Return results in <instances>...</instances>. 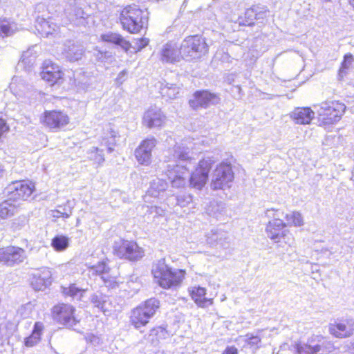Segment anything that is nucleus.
Listing matches in <instances>:
<instances>
[{
	"instance_id": "1",
	"label": "nucleus",
	"mask_w": 354,
	"mask_h": 354,
	"mask_svg": "<svg viewBox=\"0 0 354 354\" xmlns=\"http://www.w3.org/2000/svg\"><path fill=\"white\" fill-rule=\"evenodd\" d=\"M171 163L167 165V175L174 187H182L189 177L190 185L201 189L206 184L209 172L215 160L207 156L201 160L198 167L190 175L189 169L194 165V158L189 156V148L183 143L175 145Z\"/></svg>"
},
{
	"instance_id": "2",
	"label": "nucleus",
	"mask_w": 354,
	"mask_h": 354,
	"mask_svg": "<svg viewBox=\"0 0 354 354\" xmlns=\"http://www.w3.org/2000/svg\"><path fill=\"white\" fill-rule=\"evenodd\" d=\"M151 272L156 283L162 288H176L185 277V270L173 269L166 264L165 259L158 260L153 266Z\"/></svg>"
},
{
	"instance_id": "3",
	"label": "nucleus",
	"mask_w": 354,
	"mask_h": 354,
	"mask_svg": "<svg viewBox=\"0 0 354 354\" xmlns=\"http://www.w3.org/2000/svg\"><path fill=\"white\" fill-rule=\"evenodd\" d=\"M313 107L319 120L324 125L339 121L346 109V106L338 101H326Z\"/></svg>"
},
{
	"instance_id": "4",
	"label": "nucleus",
	"mask_w": 354,
	"mask_h": 354,
	"mask_svg": "<svg viewBox=\"0 0 354 354\" xmlns=\"http://www.w3.org/2000/svg\"><path fill=\"white\" fill-rule=\"evenodd\" d=\"M160 306L159 301L155 298H151L131 311V322L136 328H140L145 326L149 319L156 313Z\"/></svg>"
},
{
	"instance_id": "5",
	"label": "nucleus",
	"mask_w": 354,
	"mask_h": 354,
	"mask_svg": "<svg viewBox=\"0 0 354 354\" xmlns=\"http://www.w3.org/2000/svg\"><path fill=\"white\" fill-rule=\"evenodd\" d=\"M143 11L133 4L126 6L120 13V21L124 29L129 32H139L145 24Z\"/></svg>"
},
{
	"instance_id": "6",
	"label": "nucleus",
	"mask_w": 354,
	"mask_h": 354,
	"mask_svg": "<svg viewBox=\"0 0 354 354\" xmlns=\"http://www.w3.org/2000/svg\"><path fill=\"white\" fill-rule=\"evenodd\" d=\"M234 174L230 163L222 162L214 169L210 187L213 190H225L232 187Z\"/></svg>"
},
{
	"instance_id": "7",
	"label": "nucleus",
	"mask_w": 354,
	"mask_h": 354,
	"mask_svg": "<svg viewBox=\"0 0 354 354\" xmlns=\"http://www.w3.org/2000/svg\"><path fill=\"white\" fill-rule=\"evenodd\" d=\"M180 52L184 59H198L207 52V45L203 38L198 36H189L182 41Z\"/></svg>"
},
{
	"instance_id": "8",
	"label": "nucleus",
	"mask_w": 354,
	"mask_h": 354,
	"mask_svg": "<svg viewBox=\"0 0 354 354\" xmlns=\"http://www.w3.org/2000/svg\"><path fill=\"white\" fill-rule=\"evenodd\" d=\"M35 190V185L31 182L17 180L10 183L5 189L7 197L13 202L26 201Z\"/></svg>"
},
{
	"instance_id": "9",
	"label": "nucleus",
	"mask_w": 354,
	"mask_h": 354,
	"mask_svg": "<svg viewBox=\"0 0 354 354\" xmlns=\"http://www.w3.org/2000/svg\"><path fill=\"white\" fill-rule=\"evenodd\" d=\"M75 310L71 305L59 304L53 308V317L59 324L71 328L79 322L74 315Z\"/></svg>"
},
{
	"instance_id": "10",
	"label": "nucleus",
	"mask_w": 354,
	"mask_h": 354,
	"mask_svg": "<svg viewBox=\"0 0 354 354\" xmlns=\"http://www.w3.org/2000/svg\"><path fill=\"white\" fill-rule=\"evenodd\" d=\"M167 117L160 108L150 106L143 113L142 123L149 129L161 128L165 125Z\"/></svg>"
},
{
	"instance_id": "11",
	"label": "nucleus",
	"mask_w": 354,
	"mask_h": 354,
	"mask_svg": "<svg viewBox=\"0 0 354 354\" xmlns=\"http://www.w3.org/2000/svg\"><path fill=\"white\" fill-rule=\"evenodd\" d=\"M219 101V97L214 93L207 91H198L194 93L192 98L189 101V104L192 109L197 110L217 104Z\"/></svg>"
},
{
	"instance_id": "12",
	"label": "nucleus",
	"mask_w": 354,
	"mask_h": 354,
	"mask_svg": "<svg viewBox=\"0 0 354 354\" xmlns=\"http://www.w3.org/2000/svg\"><path fill=\"white\" fill-rule=\"evenodd\" d=\"M41 78L50 85L62 82L64 72L61 67L51 60H45L42 64Z\"/></svg>"
},
{
	"instance_id": "13",
	"label": "nucleus",
	"mask_w": 354,
	"mask_h": 354,
	"mask_svg": "<svg viewBox=\"0 0 354 354\" xmlns=\"http://www.w3.org/2000/svg\"><path fill=\"white\" fill-rule=\"evenodd\" d=\"M70 122L68 115L59 111H45L43 118L44 124L53 131H58Z\"/></svg>"
},
{
	"instance_id": "14",
	"label": "nucleus",
	"mask_w": 354,
	"mask_h": 354,
	"mask_svg": "<svg viewBox=\"0 0 354 354\" xmlns=\"http://www.w3.org/2000/svg\"><path fill=\"white\" fill-rule=\"evenodd\" d=\"M26 259L24 250L19 247L9 246L0 248V261L8 266L19 264Z\"/></svg>"
},
{
	"instance_id": "15",
	"label": "nucleus",
	"mask_w": 354,
	"mask_h": 354,
	"mask_svg": "<svg viewBox=\"0 0 354 354\" xmlns=\"http://www.w3.org/2000/svg\"><path fill=\"white\" fill-rule=\"evenodd\" d=\"M330 334L337 338L349 337L354 333V321L352 319L336 320L328 326Z\"/></svg>"
},
{
	"instance_id": "16",
	"label": "nucleus",
	"mask_w": 354,
	"mask_h": 354,
	"mask_svg": "<svg viewBox=\"0 0 354 354\" xmlns=\"http://www.w3.org/2000/svg\"><path fill=\"white\" fill-rule=\"evenodd\" d=\"M156 145L154 138L143 140L135 151V156L138 162L144 165H148L151 160V151Z\"/></svg>"
},
{
	"instance_id": "17",
	"label": "nucleus",
	"mask_w": 354,
	"mask_h": 354,
	"mask_svg": "<svg viewBox=\"0 0 354 354\" xmlns=\"http://www.w3.org/2000/svg\"><path fill=\"white\" fill-rule=\"evenodd\" d=\"M266 234L268 237L278 243L282 239H285L289 233V230L286 228L284 221H269L266 226Z\"/></svg>"
},
{
	"instance_id": "18",
	"label": "nucleus",
	"mask_w": 354,
	"mask_h": 354,
	"mask_svg": "<svg viewBox=\"0 0 354 354\" xmlns=\"http://www.w3.org/2000/svg\"><path fill=\"white\" fill-rule=\"evenodd\" d=\"M183 59L180 52V46L176 44L169 42L163 46L160 53V59L166 63H174L180 62Z\"/></svg>"
},
{
	"instance_id": "19",
	"label": "nucleus",
	"mask_w": 354,
	"mask_h": 354,
	"mask_svg": "<svg viewBox=\"0 0 354 354\" xmlns=\"http://www.w3.org/2000/svg\"><path fill=\"white\" fill-rule=\"evenodd\" d=\"M62 53L70 62L81 59L84 53L83 46L73 41H66L62 47Z\"/></svg>"
},
{
	"instance_id": "20",
	"label": "nucleus",
	"mask_w": 354,
	"mask_h": 354,
	"mask_svg": "<svg viewBox=\"0 0 354 354\" xmlns=\"http://www.w3.org/2000/svg\"><path fill=\"white\" fill-rule=\"evenodd\" d=\"M51 283V272L44 268L33 274L31 285L35 290H42Z\"/></svg>"
},
{
	"instance_id": "21",
	"label": "nucleus",
	"mask_w": 354,
	"mask_h": 354,
	"mask_svg": "<svg viewBox=\"0 0 354 354\" xmlns=\"http://www.w3.org/2000/svg\"><path fill=\"white\" fill-rule=\"evenodd\" d=\"M35 28L41 36L48 37L55 32L58 26L49 17H44L43 15L41 17L39 15L36 17Z\"/></svg>"
},
{
	"instance_id": "22",
	"label": "nucleus",
	"mask_w": 354,
	"mask_h": 354,
	"mask_svg": "<svg viewBox=\"0 0 354 354\" xmlns=\"http://www.w3.org/2000/svg\"><path fill=\"white\" fill-rule=\"evenodd\" d=\"M297 124H308L315 117V111L309 107L296 108L290 114Z\"/></svg>"
},
{
	"instance_id": "23",
	"label": "nucleus",
	"mask_w": 354,
	"mask_h": 354,
	"mask_svg": "<svg viewBox=\"0 0 354 354\" xmlns=\"http://www.w3.org/2000/svg\"><path fill=\"white\" fill-rule=\"evenodd\" d=\"M192 299L201 308L208 307L213 304L212 299L205 297L206 289L200 286L193 287L190 292Z\"/></svg>"
},
{
	"instance_id": "24",
	"label": "nucleus",
	"mask_w": 354,
	"mask_h": 354,
	"mask_svg": "<svg viewBox=\"0 0 354 354\" xmlns=\"http://www.w3.org/2000/svg\"><path fill=\"white\" fill-rule=\"evenodd\" d=\"M100 38L102 41L118 45L125 51H127L131 46V44L128 41L116 32H107L102 34Z\"/></svg>"
},
{
	"instance_id": "25",
	"label": "nucleus",
	"mask_w": 354,
	"mask_h": 354,
	"mask_svg": "<svg viewBox=\"0 0 354 354\" xmlns=\"http://www.w3.org/2000/svg\"><path fill=\"white\" fill-rule=\"evenodd\" d=\"M177 206L183 209V212L188 214L194 212L196 208V203L193 201L192 196L190 194H183L176 196Z\"/></svg>"
},
{
	"instance_id": "26",
	"label": "nucleus",
	"mask_w": 354,
	"mask_h": 354,
	"mask_svg": "<svg viewBox=\"0 0 354 354\" xmlns=\"http://www.w3.org/2000/svg\"><path fill=\"white\" fill-rule=\"evenodd\" d=\"M44 326L41 322H36L31 335L26 337L24 341L25 346L27 347H32L37 345L41 339V335L44 330Z\"/></svg>"
},
{
	"instance_id": "27",
	"label": "nucleus",
	"mask_w": 354,
	"mask_h": 354,
	"mask_svg": "<svg viewBox=\"0 0 354 354\" xmlns=\"http://www.w3.org/2000/svg\"><path fill=\"white\" fill-rule=\"evenodd\" d=\"M18 205L8 198L0 203V218L6 219L12 216L17 211Z\"/></svg>"
},
{
	"instance_id": "28",
	"label": "nucleus",
	"mask_w": 354,
	"mask_h": 354,
	"mask_svg": "<svg viewBox=\"0 0 354 354\" xmlns=\"http://www.w3.org/2000/svg\"><path fill=\"white\" fill-rule=\"evenodd\" d=\"M167 188V183L162 179H153L151 183L150 187L147 190L149 195L153 197H159Z\"/></svg>"
},
{
	"instance_id": "29",
	"label": "nucleus",
	"mask_w": 354,
	"mask_h": 354,
	"mask_svg": "<svg viewBox=\"0 0 354 354\" xmlns=\"http://www.w3.org/2000/svg\"><path fill=\"white\" fill-rule=\"evenodd\" d=\"M295 348L296 354H316L320 351V346L313 344L311 340H308L307 343L297 342Z\"/></svg>"
},
{
	"instance_id": "30",
	"label": "nucleus",
	"mask_w": 354,
	"mask_h": 354,
	"mask_svg": "<svg viewBox=\"0 0 354 354\" xmlns=\"http://www.w3.org/2000/svg\"><path fill=\"white\" fill-rule=\"evenodd\" d=\"M354 57L352 54H346L341 64L340 68L338 72V79L343 80L349 72L353 68Z\"/></svg>"
},
{
	"instance_id": "31",
	"label": "nucleus",
	"mask_w": 354,
	"mask_h": 354,
	"mask_svg": "<svg viewBox=\"0 0 354 354\" xmlns=\"http://www.w3.org/2000/svg\"><path fill=\"white\" fill-rule=\"evenodd\" d=\"M88 15L84 12L82 8L74 6L71 8L68 12V19L76 25L83 24Z\"/></svg>"
},
{
	"instance_id": "32",
	"label": "nucleus",
	"mask_w": 354,
	"mask_h": 354,
	"mask_svg": "<svg viewBox=\"0 0 354 354\" xmlns=\"http://www.w3.org/2000/svg\"><path fill=\"white\" fill-rule=\"evenodd\" d=\"M286 222H285L286 227L287 226L301 227L304 225V221L301 214L299 212H292L285 215Z\"/></svg>"
},
{
	"instance_id": "33",
	"label": "nucleus",
	"mask_w": 354,
	"mask_h": 354,
	"mask_svg": "<svg viewBox=\"0 0 354 354\" xmlns=\"http://www.w3.org/2000/svg\"><path fill=\"white\" fill-rule=\"evenodd\" d=\"M129 246L130 247L127 250V259L138 260L144 256V250L136 242L129 241Z\"/></svg>"
},
{
	"instance_id": "34",
	"label": "nucleus",
	"mask_w": 354,
	"mask_h": 354,
	"mask_svg": "<svg viewBox=\"0 0 354 354\" xmlns=\"http://www.w3.org/2000/svg\"><path fill=\"white\" fill-rule=\"evenodd\" d=\"M17 30V25L6 19H0V36L8 37L12 35Z\"/></svg>"
},
{
	"instance_id": "35",
	"label": "nucleus",
	"mask_w": 354,
	"mask_h": 354,
	"mask_svg": "<svg viewBox=\"0 0 354 354\" xmlns=\"http://www.w3.org/2000/svg\"><path fill=\"white\" fill-rule=\"evenodd\" d=\"M51 245L57 252L64 251L69 245V238L64 235H57L52 239Z\"/></svg>"
},
{
	"instance_id": "36",
	"label": "nucleus",
	"mask_w": 354,
	"mask_h": 354,
	"mask_svg": "<svg viewBox=\"0 0 354 354\" xmlns=\"http://www.w3.org/2000/svg\"><path fill=\"white\" fill-rule=\"evenodd\" d=\"M160 90L162 95L167 96L170 99L176 98L180 92L178 86L170 83L162 84Z\"/></svg>"
},
{
	"instance_id": "37",
	"label": "nucleus",
	"mask_w": 354,
	"mask_h": 354,
	"mask_svg": "<svg viewBox=\"0 0 354 354\" xmlns=\"http://www.w3.org/2000/svg\"><path fill=\"white\" fill-rule=\"evenodd\" d=\"M129 246V241L120 240L113 245V254L120 259H126Z\"/></svg>"
},
{
	"instance_id": "38",
	"label": "nucleus",
	"mask_w": 354,
	"mask_h": 354,
	"mask_svg": "<svg viewBox=\"0 0 354 354\" xmlns=\"http://www.w3.org/2000/svg\"><path fill=\"white\" fill-rule=\"evenodd\" d=\"M62 293L72 297L73 299H80L82 294L86 291L85 289L77 288L75 284H71L68 287H62Z\"/></svg>"
},
{
	"instance_id": "39",
	"label": "nucleus",
	"mask_w": 354,
	"mask_h": 354,
	"mask_svg": "<svg viewBox=\"0 0 354 354\" xmlns=\"http://www.w3.org/2000/svg\"><path fill=\"white\" fill-rule=\"evenodd\" d=\"M70 201H68L66 204L64 206V212H62L60 209H52L50 211L49 214L50 216L54 218L55 219L59 218H68L72 215L73 212V207L69 205Z\"/></svg>"
},
{
	"instance_id": "40",
	"label": "nucleus",
	"mask_w": 354,
	"mask_h": 354,
	"mask_svg": "<svg viewBox=\"0 0 354 354\" xmlns=\"http://www.w3.org/2000/svg\"><path fill=\"white\" fill-rule=\"evenodd\" d=\"M107 297L103 296L102 294H94L91 296V301L95 305V307L100 308L104 313L109 311L106 304H107Z\"/></svg>"
},
{
	"instance_id": "41",
	"label": "nucleus",
	"mask_w": 354,
	"mask_h": 354,
	"mask_svg": "<svg viewBox=\"0 0 354 354\" xmlns=\"http://www.w3.org/2000/svg\"><path fill=\"white\" fill-rule=\"evenodd\" d=\"M88 157L91 160H93L98 165H101L104 161L102 150L99 149L97 147H92L88 151Z\"/></svg>"
},
{
	"instance_id": "42",
	"label": "nucleus",
	"mask_w": 354,
	"mask_h": 354,
	"mask_svg": "<svg viewBox=\"0 0 354 354\" xmlns=\"http://www.w3.org/2000/svg\"><path fill=\"white\" fill-rule=\"evenodd\" d=\"M109 268L107 267L106 264L104 261H102L91 267L89 272L92 274H100L102 277L104 274L106 275L109 273Z\"/></svg>"
},
{
	"instance_id": "43",
	"label": "nucleus",
	"mask_w": 354,
	"mask_h": 354,
	"mask_svg": "<svg viewBox=\"0 0 354 354\" xmlns=\"http://www.w3.org/2000/svg\"><path fill=\"white\" fill-rule=\"evenodd\" d=\"M266 216L269 218H272L270 221H283L281 220V217L285 216L284 212L281 209H268L266 211Z\"/></svg>"
},
{
	"instance_id": "44",
	"label": "nucleus",
	"mask_w": 354,
	"mask_h": 354,
	"mask_svg": "<svg viewBox=\"0 0 354 354\" xmlns=\"http://www.w3.org/2000/svg\"><path fill=\"white\" fill-rule=\"evenodd\" d=\"M106 287L109 288H115L118 286V281L115 276H112L109 273L101 277Z\"/></svg>"
},
{
	"instance_id": "45",
	"label": "nucleus",
	"mask_w": 354,
	"mask_h": 354,
	"mask_svg": "<svg viewBox=\"0 0 354 354\" xmlns=\"http://www.w3.org/2000/svg\"><path fill=\"white\" fill-rule=\"evenodd\" d=\"M245 22L248 25L254 24V20L257 18L256 6L248 8L245 12Z\"/></svg>"
},
{
	"instance_id": "46",
	"label": "nucleus",
	"mask_w": 354,
	"mask_h": 354,
	"mask_svg": "<svg viewBox=\"0 0 354 354\" xmlns=\"http://www.w3.org/2000/svg\"><path fill=\"white\" fill-rule=\"evenodd\" d=\"M149 44V39L147 38H140L136 39L134 41L133 48L137 50H140L145 46H147Z\"/></svg>"
},
{
	"instance_id": "47",
	"label": "nucleus",
	"mask_w": 354,
	"mask_h": 354,
	"mask_svg": "<svg viewBox=\"0 0 354 354\" xmlns=\"http://www.w3.org/2000/svg\"><path fill=\"white\" fill-rule=\"evenodd\" d=\"M256 10H257L256 19H257V20L265 19L266 17H267V16L269 13V10H267L266 8L261 7L259 6H256Z\"/></svg>"
},
{
	"instance_id": "48",
	"label": "nucleus",
	"mask_w": 354,
	"mask_h": 354,
	"mask_svg": "<svg viewBox=\"0 0 354 354\" xmlns=\"http://www.w3.org/2000/svg\"><path fill=\"white\" fill-rule=\"evenodd\" d=\"M223 236V233H218L217 231L214 232L212 230L211 236H207V241L209 243H213L214 242H220Z\"/></svg>"
},
{
	"instance_id": "49",
	"label": "nucleus",
	"mask_w": 354,
	"mask_h": 354,
	"mask_svg": "<svg viewBox=\"0 0 354 354\" xmlns=\"http://www.w3.org/2000/svg\"><path fill=\"white\" fill-rule=\"evenodd\" d=\"M35 13L37 16H42L44 15V17H48V13L47 12L46 6L44 3H38L35 7Z\"/></svg>"
},
{
	"instance_id": "50",
	"label": "nucleus",
	"mask_w": 354,
	"mask_h": 354,
	"mask_svg": "<svg viewBox=\"0 0 354 354\" xmlns=\"http://www.w3.org/2000/svg\"><path fill=\"white\" fill-rule=\"evenodd\" d=\"M111 133V137L110 138V139H106V138L103 139V142H104V145L106 146H107L108 151L109 152H111L113 151V146L115 145V136L113 131H112Z\"/></svg>"
},
{
	"instance_id": "51",
	"label": "nucleus",
	"mask_w": 354,
	"mask_h": 354,
	"mask_svg": "<svg viewBox=\"0 0 354 354\" xmlns=\"http://www.w3.org/2000/svg\"><path fill=\"white\" fill-rule=\"evenodd\" d=\"M30 52L29 50L22 54L19 63L21 64H32L34 58H30Z\"/></svg>"
},
{
	"instance_id": "52",
	"label": "nucleus",
	"mask_w": 354,
	"mask_h": 354,
	"mask_svg": "<svg viewBox=\"0 0 354 354\" xmlns=\"http://www.w3.org/2000/svg\"><path fill=\"white\" fill-rule=\"evenodd\" d=\"M150 214H154L155 216H163L165 214L164 209L157 206H147Z\"/></svg>"
},
{
	"instance_id": "53",
	"label": "nucleus",
	"mask_w": 354,
	"mask_h": 354,
	"mask_svg": "<svg viewBox=\"0 0 354 354\" xmlns=\"http://www.w3.org/2000/svg\"><path fill=\"white\" fill-rule=\"evenodd\" d=\"M94 55L99 61L103 62L106 57H109L108 52H102L99 50H95Z\"/></svg>"
},
{
	"instance_id": "54",
	"label": "nucleus",
	"mask_w": 354,
	"mask_h": 354,
	"mask_svg": "<svg viewBox=\"0 0 354 354\" xmlns=\"http://www.w3.org/2000/svg\"><path fill=\"white\" fill-rule=\"evenodd\" d=\"M247 342L249 345L256 346L258 348V345L261 342V338L258 336H251L248 339Z\"/></svg>"
},
{
	"instance_id": "55",
	"label": "nucleus",
	"mask_w": 354,
	"mask_h": 354,
	"mask_svg": "<svg viewBox=\"0 0 354 354\" xmlns=\"http://www.w3.org/2000/svg\"><path fill=\"white\" fill-rule=\"evenodd\" d=\"M8 130V127L7 126L6 121L2 118H0V137Z\"/></svg>"
},
{
	"instance_id": "56",
	"label": "nucleus",
	"mask_w": 354,
	"mask_h": 354,
	"mask_svg": "<svg viewBox=\"0 0 354 354\" xmlns=\"http://www.w3.org/2000/svg\"><path fill=\"white\" fill-rule=\"evenodd\" d=\"M222 354H238V350L234 346H228L225 349Z\"/></svg>"
},
{
	"instance_id": "57",
	"label": "nucleus",
	"mask_w": 354,
	"mask_h": 354,
	"mask_svg": "<svg viewBox=\"0 0 354 354\" xmlns=\"http://www.w3.org/2000/svg\"><path fill=\"white\" fill-rule=\"evenodd\" d=\"M86 339L93 344H97L99 342V338L93 335H88Z\"/></svg>"
},
{
	"instance_id": "58",
	"label": "nucleus",
	"mask_w": 354,
	"mask_h": 354,
	"mask_svg": "<svg viewBox=\"0 0 354 354\" xmlns=\"http://www.w3.org/2000/svg\"><path fill=\"white\" fill-rule=\"evenodd\" d=\"M16 86H17V85H16L15 80H13L12 82L10 84V88L15 95H17L19 94L17 91H15Z\"/></svg>"
},
{
	"instance_id": "59",
	"label": "nucleus",
	"mask_w": 354,
	"mask_h": 354,
	"mask_svg": "<svg viewBox=\"0 0 354 354\" xmlns=\"http://www.w3.org/2000/svg\"><path fill=\"white\" fill-rule=\"evenodd\" d=\"M127 75V71H121L119 75H118V78H122L123 77H124L125 75Z\"/></svg>"
},
{
	"instance_id": "60",
	"label": "nucleus",
	"mask_w": 354,
	"mask_h": 354,
	"mask_svg": "<svg viewBox=\"0 0 354 354\" xmlns=\"http://www.w3.org/2000/svg\"><path fill=\"white\" fill-rule=\"evenodd\" d=\"M349 349L351 351H354V342L351 343V345L349 346Z\"/></svg>"
},
{
	"instance_id": "61",
	"label": "nucleus",
	"mask_w": 354,
	"mask_h": 354,
	"mask_svg": "<svg viewBox=\"0 0 354 354\" xmlns=\"http://www.w3.org/2000/svg\"><path fill=\"white\" fill-rule=\"evenodd\" d=\"M349 5L354 9V0H348Z\"/></svg>"
},
{
	"instance_id": "62",
	"label": "nucleus",
	"mask_w": 354,
	"mask_h": 354,
	"mask_svg": "<svg viewBox=\"0 0 354 354\" xmlns=\"http://www.w3.org/2000/svg\"><path fill=\"white\" fill-rule=\"evenodd\" d=\"M59 209H60L62 212H64V206L63 207L62 206H59Z\"/></svg>"
},
{
	"instance_id": "63",
	"label": "nucleus",
	"mask_w": 354,
	"mask_h": 354,
	"mask_svg": "<svg viewBox=\"0 0 354 354\" xmlns=\"http://www.w3.org/2000/svg\"><path fill=\"white\" fill-rule=\"evenodd\" d=\"M351 180H354L353 175L351 177Z\"/></svg>"
},
{
	"instance_id": "64",
	"label": "nucleus",
	"mask_w": 354,
	"mask_h": 354,
	"mask_svg": "<svg viewBox=\"0 0 354 354\" xmlns=\"http://www.w3.org/2000/svg\"><path fill=\"white\" fill-rule=\"evenodd\" d=\"M351 180H354L353 175L351 177Z\"/></svg>"
}]
</instances>
